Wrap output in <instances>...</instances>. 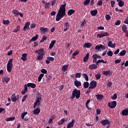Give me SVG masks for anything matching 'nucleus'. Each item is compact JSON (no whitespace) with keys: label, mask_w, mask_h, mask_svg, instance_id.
<instances>
[{"label":"nucleus","mask_w":128,"mask_h":128,"mask_svg":"<svg viewBox=\"0 0 128 128\" xmlns=\"http://www.w3.org/2000/svg\"><path fill=\"white\" fill-rule=\"evenodd\" d=\"M80 90H78L76 89H74L72 92V96H71V99L74 100V98H80Z\"/></svg>","instance_id":"f03ea898"},{"label":"nucleus","mask_w":128,"mask_h":128,"mask_svg":"<svg viewBox=\"0 0 128 128\" xmlns=\"http://www.w3.org/2000/svg\"><path fill=\"white\" fill-rule=\"evenodd\" d=\"M66 122V118H64L61 119L58 123V126H62V124H64V122Z\"/></svg>","instance_id":"393cba45"},{"label":"nucleus","mask_w":128,"mask_h":128,"mask_svg":"<svg viewBox=\"0 0 128 128\" xmlns=\"http://www.w3.org/2000/svg\"><path fill=\"white\" fill-rule=\"evenodd\" d=\"M36 54H38L41 56H44V54H46V52H44V48H41L38 50H36L35 51Z\"/></svg>","instance_id":"1a4fd4ad"},{"label":"nucleus","mask_w":128,"mask_h":128,"mask_svg":"<svg viewBox=\"0 0 128 128\" xmlns=\"http://www.w3.org/2000/svg\"><path fill=\"white\" fill-rule=\"evenodd\" d=\"M30 22H26L25 24H24V26L23 28V30L24 32H26V28H28V26H30Z\"/></svg>","instance_id":"b1692460"},{"label":"nucleus","mask_w":128,"mask_h":128,"mask_svg":"<svg viewBox=\"0 0 128 128\" xmlns=\"http://www.w3.org/2000/svg\"><path fill=\"white\" fill-rule=\"evenodd\" d=\"M90 70H96L98 68V65L96 64H92L89 66Z\"/></svg>","instance_id":"aec40b11"},{"label":"nucleus","mask_w":128,"mask_h":128,"mask_svg":"<svg viewBox=\"0 0 128 128\" xmlns=\"http://www.w3.org/2000/svg\"><path fill=\"white\" fill-rule=\"evenodd\" d=\"M106 47L104 45L100 44V46H96L95 47V50L100 51L101 50H105Z\"/></svg>","instance_id":"9d476101"},{"label":"nucleus","mask_w":128,"mask_h":128,"mask_svg":"<svg viewBox=\"0 0 128 128\" xmlns=\"http://www.w3.org/2000/svg\"><path fill=\"white\" fill-rule=\"evenodd\" d=\"M97 6H102V0H99L97 2Z\"/></svg>","instance_id":"bf43d9fd"},{"label":"nucleus","mask_w":128,"mask_h":128,"mask_svg":"<svg viewBox=\"0 0 128 128\" xmlns=\"http://www.w3.org/2000/svg\"><path fill=\"white\" fill-rule=\"evenodd\" d=\"M28 94L24 95V97L22 98V102H24L26 100V98H28Z\"/></svg>","instance_id":"4d7b16f0"},{"label":"nucleus","mask_w":128,"mask_h":128,"mask_svg":"<svg viewBox=\"0 0 128 128\" xmlns=\"http://www.w3.org/2000/svg\"><path fill=\"white\" fill-rule=\"evenodd\" d=\"M38 35L36 34V36H33L32 38H31V40L32 42H36V40H38Z\"/></svg>","instance_id":"a19ab883"},{"label":"nucleus","mask_w":128,"mask_h":128,"mask_svg":"<svg viewBox=\"0 0 128 128\" xmlns=\"http://www.w3.org/2000/svg\"><path fill=\"white\" fill-rule=\"evenodd\" d=\"M13 60H14V59H10L9 60L7 64L6 68H7L8 72H12V70Z\"/></svg>","instance_id":"7ed1b4c3"},{"label":"nucleus","mask_w":128,"mask_h":128,"mask_svg":"<svg viewBox=\"0 0 128 128\" xmlns=\"http://www.w3.org/2000/svg\"><path fill=\"white\" fill-rule=\"evenodd\" d=\"M40 72L42 74H48V71L46 69H42V70H41Z\"/></svg>","instance_id":"603ef678"},{"label":"nucleus","mask_w":128,"mask_h":128,"mask_svg":"<svg viewBox=\"0 0 128 128\" xmlns=\"http://www.w3.org/2000/svg\"><path fill=\"white\" fill-rule=\"evenodd\" d=\"M74 120L72 119V122H69L67 126V128H74Z\"/></svg>","instance_id":"ddd939ff"},{"label":"nucleus","mask_w":128,"mask_h":128,"mask_svg":"<svg viewBox=\"0 0 128 128\" xmlns=\"http://www.w3.org/2000/svg\"><path fill=\"white\" fill-rule=\"evenodd\" d=\"M42 102V94L40 93H38L36 96V101L35 102L38 104V106H40V102Z\"/></svg>","instance_id":"20e7f679"},{"label":"nucleus","mask_w":128,"mask_h":128,"mask_svg":"<svg viewBox=\"0 0 128 128\" xmlns=\"http://www.w3.org/2000/svg\"><path fill=\"white\" fill-rule=\"evenodd\" d=\"M121 22L120 20H117L116 22L115 23V26H120L121 24Z\"/></svg>","instance_id":"0e129e2a"},{"label":"nucleus","mask_w":128,"mask_h":128,"mask_svg":"<svg viewBox=\"0 0 128 128\" xmlns=\"http://www.w3.org/2000/svg\"><path fill=\"white\" fill-rule=\"evenodd\" d=\"M40 30L44 34L46 32H48V28H44L42 27L40 28Z\"/></svg>","instance_id":"cd10ccee"},{"label":"nucleus","mask_w":128,"mask_h":128,"mask_svg":"<svg viewBox=\"0 0 128 128\" xmlns=\"http://www.w3.org/2000/svg\"><path fill=\"white\" fill-rule=\"evenodd\" d=\"M28 114V112H24L22 113L21 115V118L24 120V116H26V114Z\"/></svg>","instance_id":"5fc2aeb1"},{"label":"nucleus","mask_w":128,"mask_h":128,"mask_svg":"<svg viewBox=\"0 0 128 128\" xmlns=\"http://www.w3.org/2000/svg\"><path fill=\"white\" fill-rule=\"evenodd\" d=\"M107 44L108 48H112V41H108Z\"/></svg>","instance_id":"8fccbe9b"},{"label":"nucleus","mask_w":128,"mask_h":128,"mask_svg":"<svg viewBox=\"0 0 128 128\" xmlns=\"http://www.w3.org/2000/svg\"><path fill=\"white\" fill-rule=\"evenodd\" d=\"M105 18H106V20H110V16L108 14H106Z\"/></svg>","instance_id":"3c124183"},{"label":"nucleus","mask_w":128,"mask_h":128,"mask_svg":"<svg viewBox=\"0 0 128 128\" xmlns=\"http://www.w3.org/2000/svg\"><path fill=\"white\" fill-rule=\"evenodd\" d=\"M118 6L120 8H122V6H124V2H122V0H120L118 2Z\"/></svg>","instance_id":"c9c22d12"},{"label":"nucleus","mask_w":128,"mask_h":128,"mask_svg":"<svg viewBox=\"0 0 128 128\" xmlns=\"http://www.w3.org/2000/svg\"><path fill=\"white\" fill-rule=\"evenodd\" d=\"M126 54V51L125 50H122L120 53V56H124Z\"/></svg>","instance_id":"4c0bfd02"},{"label":"nucleus","mask_w":128,"mask_h":128,"mask_svg":"<svg viewBox=\"0 0 128 128\" xmlns=\"http://www.w3.org/2000/svg\"><path fill=\"white\" fill-rule=\"evenodd\" d=\"M122 62V59L120 60H116L114 61L115 64H120Z\"/></svg>","instance_id":"774afa93"},{"label":"nucleus","mask_w":128,"mask_h":128,"mask_svg":"<svg viewBox=\"0 0 128 128\" xmlns=\"http://www.w3.org/2000/svg\"><path fill=\"white\" fill-rule=\"evenodd\" d=\"M44 55L38 54V56H37V58H38V60H42L44 58Z\"/></svg>","instance_id":"c03bdc74"},{"label":"nucleus","mask_w":128,"mask_h":128,"mask_svg":"<svg viewBox=\"0 0 128 128\" xmlns=\"http://www.w3.org/2000/svg\"><path fill=\"white\" fill-rule=\"evenodd\" d=\"M48 38L46 37V35H44L42 38V40H40V42H44V40H46Z\"/></svg>","instance_id":"09e8293b"},{"label":"nucleus","mask_w":128,"mask_h":128,"mask_svg":"<svg viewBox=\"0 0 128 128\" xmlns=\"http://www.w3.org/2000/svg\"><path fill=\"white\" fill-rule=\"evenodd\" d=\"M107 54L108 56H112V54H113L112 51V50L108 51L107 52Z\"/></svg>","instance_id":"864d4df0"},{"label":"nucleus","mask_w":128,"mask_h":128,"mask_svg":"<svg viewBox=\"0 0 128 128\" xmlns=\"http://www.w3.org/2000/svg\"><path fill=\"white\" fill-rule=\"evenodd\" d=\"M63 4H62L60 6L56 16V22H59V20H60L61 18H62L66 16V3L64 1Z\"/></svg>","instance_id":"f257e3e1"},{"label":"nucleus","mask_w":128,"mask_h":128,"mask_svg":"<svg viewBox=\"0 0 128 128\" xmlns=\"http://www.w3.org/2000/svg\"><path fill=\"white\" fill-rule=\"evenodd\" d=\"M101 76H102V75L100 74H96L95 78L96 80H100Z\"/></svg>","instance_id":"de8ad7c7"},{"label":"nucleus","mask_w":128,"mask_h":128,"mask_svg":"<svg viewBox=\"0 0 128 128\" xmlns=\"http://www.w3.org/2000/svg\"><path fill=\"white\" fill-rule=\"evenodd\" d=\"M102 74L104 76H112V71L110 70H108V71H104Z\"/></svg>","instance_id":"f8f14e48"},{"label":"nucleus","mask_w":128,"mask_h":128,"mask_svg":"<svg viewBox=\"0 0 128 128\" xmlns=\"http://www.w3.org/2000/svg\"><path fill=\"white\" fill-rule=\"evenodd\" d=\"M22 60H24V62H26V60H28V54L24 53L22 54V57L21 58Z\"/></svg>","instance_id":"6ab92c4d"},{"label":"nucleus","mask_w":128,"mask_h":128,"mask_svg":"<svg viewBox=\"0 0 128 128\" xmlns=\"http://www.w3.org/2000/svg\"><path fill=\"white\" fill-rule=\"evenodd\" d=\"M47 60H48L50 62H54V58L52 56H48L47 57Z\"/></svg>","instance_id":"6e6d98bb"},{"label":"nucleus","mask_w":128,"mask_h":128,"mask_svg":"<svg viewBox=\"0 0 128 128\" xmlns=\"http://www.w3.org/2000/svg\"><path fill=\"white\" fill-rule=\"evenodd\" d=\"M76 12V11L72 9H70V10H68V14L69 16H72V14H74V12Z\"/></svg>","instance_id":"473e14b6"},{"label":"nucleus","mask_w":128,"mask_h":128,"mask_svg":"<svg viewBox=\"0 0 128 128\" xmlns=\"http://www.w3.org/2000/svg\"><path fill=\"white\" fill-rule=\"evenodd\" d=\"M122 32H124V34H126L128 32V30H127L128 27L126 26V24L122 25Z\"/></svg>","instance_id":"c85d7f7f"},{"label":"nucleus","mask_w":128,"mask_h":128,"mask_svg":"<svg viewBox=\"0 0 128 128\" xmlns=\"http://www.w3.org/2000/svg\"><path fill=\"white\" fill-rule=\"evenodd\" d=\"M88 86H90V83L88 82H84V88H88Z\"/></svg>","instance_id":"58836bf2"},{"label":"nucleus","mask_w":128,"mask_h":128,"mask_svg":"<svg viewBox=\"0 0 128 128\" xmlns=\"http://www.w3.org/2000/svg\"><path fill=\"white\" fill-rule=\"evenodd\" d=\"M108 106L110 108H115L116 106V101H113L112 102H108Z\"/></svg>","instance_id":"0eeeda50"},{"label":"nucleus","mask_w":128,"mask_h":128,"mask_svg":"<svg viewBox=\"0 0 128 128\" xmlns=\"http://www.w3.org/2000/svg\"><path fill=\"white\" fill-rule=\"evenodd\" d=\"M68 64L64 65L62 66V70L64 72H66L68 70Z\"/></svg>","instance_id":"72a5a7b5"},{"label":"nucleus","mask_w":128,"mask_h":128,"mask_svg":"<svg viewBox=\"0 0 128 128\" xmlns=\"http://www.w3.org/2000/svg\"><path fill=\"white\" fill-rule=\"evenodd\" d=\"M102 126H106L108 124H110V121L108 119H103L100 122Z\"/></svg>","instance_id":"39448f33"},{"label":"nucleus","mask_w":128,"mask_h":128,"mask_svg":"<svg viewBox=\"0 0 128 128\" xmlns=\"http://www.w3.org/2000/svg\"><path fill=\"white\" fill-rule=\"evenodd\" d=\"M40 112V109L38 107L34 109L33 112L34 114H38Z\"/></svg>","instance_id":"5701e85b"},{"label":"nucleus","mask_w":128,"mask_h":128,"mask_svg":"<svg viewBox=\"0 0 128 128\" xmlns=\"http://www.w3.org/2000/svg\"><path fill=\"white\" fill-rule=\"evenodd\" d=\"M84 48H90L92 46V44L88 42H86L84 46Z\"/></svg>","instance_id":"7c9ffc66"},{"label":"nucleus","mask_w":128,"mask_h":128,"mask_svg":"<svg viewBox=\"0 0 128 128\" xmlns=\"http://www.w3.org/2000/svg\"><path fill=\"white\" fill-rule=\"evenodd\" d=\"M97 82L96 80H92L90 82V86H89V90H92V88H96Z\"/></svg>","instance_id":"6e6552de"},{"label":"nucleus","mask_w":128,"mask_h":128,"mask_svg":"<svg viewBox=\"0 0 128 128\" xmlns=\"http://www.w3.org/2000/svg\"><path fill=\"white\" fill-rule=\"evenodd\" d=\"M20 26H17L16 28L14 30L13 32H18L20 30Z\"/></svg>","instance_id":"a18cd8bd"},{"label":"nucleus","mask_w":128,"mask_h":128,"mask_svg":"<svg viewBox=\"0 0 128 128\" xmlns=\"http://www.w3.org/2000/svg\"><path fill=\"white\" fill-rule=\"evenodd\" d=\"M56 40H53L51 41V42L49 46V48H50V50H52V48H54V44H56Z\"/></svg>","instance_id":"412c9836"},{"label":"nucleus","mask_w":128,"mask_h":128,"mask_svg":"<svg viewBox=\"0 0 128 128\" xmlns=\"http://www.w3.org/2000/svg\"><path fill=\"white\" fill-rule=\"evenodd\" d=\"M110 36V34L108 32H102L100 34H98L97 36L100 38H104V36Z\"/></svg>","instance_id":"423d86ee"},{"label":"nucleus","mask_w":128,"mask_h":128,"mask_svg":"<svg viewBox=\"0 0 128 128\" xmlns=\"http://www.w3.org/2000/svg\"><path fill=\"white\" fill-rule=\"evenodd\" d=\"M74 86H76V88H78V86H82V82H80V81H78V80H76L74 82Z\"/></svg>","instance_id":"4be33fe9"},{"label":"nucleus","mask_w":128,"mask_h":128,"mask_svg":"<svg viewBox=\"0 0 128 128\" xmlns=\"http://www.w3.org/2000/svg\"><path fill=\"white\" fill-rule=\"evenodd\" d=\"M2 22L5 26H6V24H10V20H3Z\"/></svg>","instance_id":"ea45409f"},{"label":"nucleus","mask_w":128,"mask_h":128,"mask_svg":"<svg viewBox=\"0 0 128 128\" xmlns=\"http://www.w3.org/2000/svg\"><path fill=\"white\" fill-rule=\"evenodd\" d=\"M90 100L88 99L86 104V106L88 110H90V108L88 107V104H90Z\"/></svg>","instance_id":"49530a36"},{"label":"nucleus","mask_w":128,"mask_h":128,"mask_svg":"<svg viewBox=\"0 0 128 128\" xmlns=\"http://www.w3.org/2000/svg\"><path fill=\"white\" fill-rule=\"evenodd\" d=\"M88 58H90V54H86V56L84 58V60H83L84 62H86L88 61Z\"/></svg>","instance_id":"2f4dec72"},{"label":"nucleus","mask_w":128,"mask_h":128,"mask_svg":"<svg viewBox=\"0 0 128 128\" xmlns=\"http://www.w3.org/2000/svg\"><path fill=\"white\" fill-rule=\"evenodd\" d=\"M90 2V1H88V0H85V1L84 2V6H87V4H88Z\"/></svg>","instance_id":"e2e57ef3"},{"label":"nucleus","mask_w":128,"mask_h":128,"mask_svg":"<svg viewBox=\"0 0 128 128\" xmlns=\"http://www.w3.org/2000/svg\"><path fill=\"white\" fill-rule=\"evenodd\" d=\"M12 14H14L18 15V14H20V11L15 9L12 10Z\"/></svg>","instance_id":"37998d69"},{"label":"nucleus","mask_w":128,"mask_h":128,"mask_svg":"<svg viewBox=\"0 0 128 128\" xmlns=\"http://www.w3.org/2000/svg\"><path fill=\"white\" fill-rule=\"evenodd\" d=\"M10 78H8L6 76H4V78H2V82H6V84H8V82H10Z\"/></svg>","instance_id":"4468645a"},{"label":"nucleus","mask_w":128,"mask_h":128,"mask_svg":"<svg viewBox=\"0 0 128 128\" xmlns=\"http://www.w3.org/2000/svg\"><path fill=\"white\" fill-rule=\"evenodd\" d=\"M11 100L14 102H16V100H18V98H16V94L14 93L11 96Z\"/></svg>","instance_id":"f3484780"},{"label":"nucleus","mask_w":128,"mask_h":128,"mask_svg":"<svg viewBox=\"0 0 128 128\" xmlns=\"http://www.w3.org/2000/svg\"><path fill=\"white\" fill-rule=\"evenodd\" d=\"M96 96L98 100H102L104 98V95L100 94H96Z\"/></svg>","instance_id":"a878e982"},{"label":"nucleus","mask_w":128,"mask_h":128,"mask_svg":"<svg viewBox=\"0 0 128 128\" xmlns=\"http://www.w3.org/2000/svg\"><path fill=\"white\" fill-rule=\"evenodd\" d=\"M80 52L78 50H76L75 52H74L72 54V56H78V54Z\"/></svg>","instance_id":"13d9d810"},{"label":"nucleus","mask_w":128,"mask_h":128,"mask_svg":"<svg viewBox=\"0 0 128 128\" xmlns=\"http://www.w3.org/2000/svg\"><path fill=\"white\" fill-rule=\"evenodd\" d=\"M118 98V94H114L112 98V100H116Z\"/></svg>","instance_id":"052dcab7"},{"label":"nucleus","mask_w":128,"mask_h":128,"mask_svg":"<svg viewBox=\"0 0 128 128\" xmlns=\"http://www.w3.org/2000/svg\"><path fill=\"white\" fill-rule=\"evenodd\" d=\"M42 4H44V8H50V2H46L44 0L42 1Z\"/></svg>","instance_id":"dca6fc26"},{"label":"nucleus","mask_w":128,"mask_h":128,"mask_svg":"<svg viewBox=\"0 0 128 128\" xmlns=\"http://www.w3.org/2000/svg\"><path fill=\"white\" fill-rule=\"evenodd\" d=\"M122 114L124 116H128V108L123 110L122 112Z\"/></svg>","instance_id":"c756f323"},{"label":"nucleus","mask_w":128,"mask_h":128,"mask_svg":"<svg viewBox=\"0 0 128 128\" xmlns=\"http://www.w3.org/2000/svg\"><path fill=\"white\" fill-rule=\"evenodd\" d=\"M98 62H102L103 64H106L108 62V61H104L103 60H98Z\"/></svg>","instance_id":"680f3d73"},{"label":"nucleus","mask_w":128,"mask_h":128,"mask_svg":"<svg viewBox=\"0 0 128 128\" xmlns=\"http://www.w3.org/2000/svg\"><path fill=\"white\" fill-rule=\"evenodd\" d=\"M82 76L86 82H88V74H86V73H83L82 74Z\"/></svg>","instance_id":"f704fd0d"},{"label":"nucleus","mask_w":128,"mask_h":128,"mask_svg":"<svg viewBox=\"0 0 128 128\" xmlns=\"http://www.w3.org/2000/svg\"><path fill=\"white\" fill-rule=\"evenodd\" d=\"M16 118L14 116V117H10L6 120V121L7 122H13V120H14V119Z\"/></svg>","instance_id":"79ce46f5"},{"label":"nucleus","mask_w":128,"mask_h":128,"mask_svg":"<svg viewBox=\"0 0 128 128\" xmlns=\"http://www.w3.org/2000/svg\"><path fill=\"white\" fill-rule=\"evenodd\" d=\"M96 112L97 114H100V108H98L96 110Z\"/></svg>","instance_id":"338daca9"},{"label":"nucleus","mask_w":128,"mask_h":128,"mask_svg":"<svg viewBox=\"0 0 128 128\" xmlns=\"http://www.w3.org/2000/svg\"><path fill=\"white\" fill-rule=\"evenodd\" d=\"M76 78H80L82 76V75L80 74V73H76L75 75Z\"/></svg>","instance_id":"69168bd1"},{"label":"nucleus","mask_w":128,"mask_h":128,"mask_svg":"<svg viewBox=\"0 0 128 128\" xmlns=\"http://www.w3.org/2000/svg\"><path fill=\"white\" fill-rule=\"evenodd\" d=\"M93 60H92V62H94V64H96L97 66H98V64H100V62H98V59H96V57L95 56L94 54L92 55V56Z\"/></svg>","instance_id":"9b49d317"},{"label":"nucleus","mask_w":128,"mask_h":128,"mask_svg":"<svg viewBox=\"0 0 128 128\" xmlns=\"http://www.w3.org/2000/svg\"><path fill=\"white\" fill-rule=\"evenodd\" d=\"M90 12L92 16H96L98 14V10H92Z\"/></svg>","instance_id":"bb28decb"},{"label":"nucleus","mask_w":128,"mask_h":128,"mask_svg":"<svg viewBox=\"0 0 128 128\" xmlns=\"http://www.w3.org/2000/svg\"><path fill=\"white\" fill-rule=\"evenodd\" d=\"M44 74H40L38 78V82H40L42 81V78H44Z\"/></svg>","instance_id":"e433bc0d"},{"label":"nucleus","mask_w":128,"mask_h":128,"mask_svg":"<svg viewBox=\"0 0 128 128\" xmlns=\"http://www.w3.org/2000/svg\"><path fill=\"white\" fill-rule=\"evenodd\" d=\"M27 86L28 88H36V84L34 83H28L27 84Z\"/></svg>","instance_id":"a211bd4d"},{"label":"nucleus","mask_w":128,"mask_h":128,"mask_svg":"<svg viewBox=\"0 0 128 128\" xmlns=\"http://www.w3.org/2000/svg\"><path fill=\"white\" fill-rule=\"evenodd\" d=\"M68 28H70V23H68V22H66L64 24V32H66V30H68Z\"/></svg>","instance_id":"2eb2a0df"}]
</instances>
